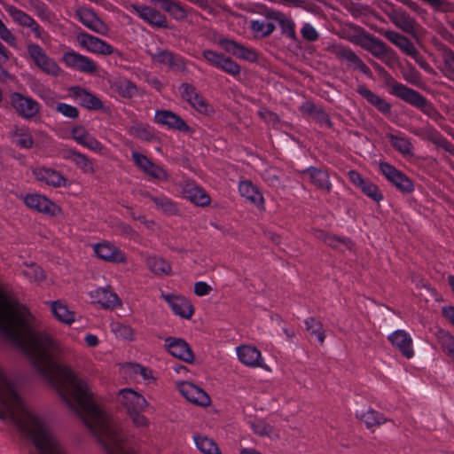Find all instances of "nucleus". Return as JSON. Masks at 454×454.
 I'll use <instances>...</instances> for the list:
<instances>
[{
	"label": "nucleus",
	"mask_w": 454,
	"mask_h": 454,
	"mask_svg": "<svg viewBox=\"0 0 454 454\" xmlns=\"http://www.w3.org/2000/svg\"><path fill=\"white\" fill-rule=\"evenodd\" d=\"M388 85L390 87V93L404 102L420 109L423 113L429 114L434 110L433 106L427 101V99L416 91L403 83H400L392 79Z\"/></svg>",
	"instance_id": "1"
},
{
	"label": "nucleus",
	"mask_w": 454,
	"mask_h": 454,
	"mask_svg": "<svg viewBox=\"0 0 454 454\" xmlns=\"http://www.w3.org/2000/svg\"><path fill=\"white\" fill-rule=\"evenodd\" d=\"M27 51L35 67L43 73L53 77H58L62 73V69L56 60L51 58L40 45L28 43Z\"/></svg>",
	"instance_id": "2"
},
{
	"label": "nucleus",
	"mask_w": 454,
	"mask_h": 454,
	"mask_svg": "<svg viewBox=\"0 0 454 454\" xmlns=\"http://www.w3.org/2000/svg\"><path fill=\"white\" fill-rule=\"evenodd\" d=\"M379 168L387 180L399 192L409 194L414 191L413 181L393 165L387 162H380Z\"/></svg>",
	"instance_id": "3"
},
{
	"label": "nucleus",
	"mask_w": 454,
	"mask_h": 454,
	"mask_svg": "<svg viewBox=\"0 0 454 454\" xmlns=\"http://www.w3.org/2000/svg\"><path fill=\"white\" fill-rule=\"evenodd\" d=\"M10 101L16 113L24 119H32L40 112L39 103L31 97L21 93H12L10 95Z\"/></svg>",
	"instance_id": "4"
},
{
	"label": "nucleus",
	"mask_w": 454,
	"mask_h": 454,
	"mask_svg": "<svg viewBox=\"0 0 454 454\" xmlns=\"http://www.w3.org/2000/svg\"><path fill=\"white\" fill-rule=\"evenodd\" d=\"M328 51L337 59L347 60L354 69L360 71L367 76L372 75L371 69L350 48L340 44H333L328 47Z\"/></svg>",
	"instance_id": "5"
},
{
	"label": "nucleus",
	"mask_w": 454,
	"mask_h": 454,
	"mask_svg": "<svg viewBox=\"0 0 454 454\" xmlns=\"http://www.w3.org/2000/svg\"><path fill=\"white\" fill-rule=\"evenodd\" d=\"M129 8L150 26L160 28L168 27L167 17L157 9L136 4H131Z\"/></svg>",
	"instance_id": "6"
},
{
	"label": "nucleus",
	"mask_w": 454,
	"mask_h": 454,
	"mask_svg": "<svg viewBox=\"0 0 454 454\" xmlns=\"http://www.w3.org/2000/svg\"><path fill=\"white\" fill-rule=\"evenodd\" d=\"M349 181L361 192L370 198L374 202H380L384 196L377 184L372 183L370 179L364 178L360 173L356 170H350L348 173Z\"/></svg>",
	"instance_id": "7"
},
{
	"label": "nucleus",
	"mask_w": 454,
	"mask_h": 454,
	"mask_svg": "<svg viewBox=\"0 0 454 454\" xmlns=\"http://www.w3.org/2000/svg\"><path fill=\"white\" fill-rule=\"evenodd\" d=\"M180 394L190 403L199 406L210 404V397L200 387L188 381H178L176 383Z\"/></svg>",
	"instance_id": "8"
},
{
	"label": "nucleus",
	"mask_w": 454,
	"mask_h": 454,
	"mask_svg": "<svg viewBox=\"0 0 454 454\" xmlns=\"http://www.w3.org/2000/svg\"><path fill=\"white\" fill-rule=\"evenodd\" d=\"M182 98L196 111L203 114H209L213 112L212 106L207 102L204 97L197 89L189 83H183L180 87Z\"/></svg>",
	"instance_id": "9"
},
{
	"label": "nucleus",
	"mask_w": 454,
	"mask_h": 454,
	"mask_svg": "<svg viewBox=\"0 0 454 454\" xmlns=\"http://www.w3.org/2000/svg\"><path fill=\"white\" fill-rule=\"evenodd\" d=\"M95 254L101 260L114 263H126V254L114 243L103 241L93 245Z\"/></svg>",
	"instance_id": "10"
},
{
	"label": "nucleus",
	"mask_w": 454,
	"mask_h": 454,
	"mask_svg": "<svg viewBox=\"0 0 454 454\" xmlns=\"http://www.w3.org/2000/svg\"><path fill=\"white\" fill-rule=\"evenodd\" d=\"M118 401L125 407L128 414L133 411H144L149 405L146 399L132 388H123L120 390Z\"/></svg>",
	"instance_id": "11"
},
{
	"label": "nucleus",
	"mask_w": 454,
	"mask_h": 454,
	"mask_svg": "<svg viewBox=\"0 0 454 454\" xmlns=\"http://www.w3.org/2000/svg\"><path fill=\"white\" fill-rule=\"evenodd\" d=\"M62 61L70 68L85 74H94L98 70L97 64L90 58L83 56L74 51L65 52Z\"/></svg>",
	"instance_id": "12"
},
{
	"label": "nucleus",
	"mask_w": 454,
	"mask_h": 454,
	"mask_svg": "<svg viewBox=\"0 0 454 454\" xmlns=\"http://www.w3.org/2000/svg\"><path fill=\"white\" fill-rule=\"evenodd\" d=\"M182 193L185 199L198 207H205L211 202V198L206 190L191 180L183 183Z\"/></svg>",
	"instance_id": "13"
},
{
	"label": "nucleus",
	"mask_w": 454,
	"mask_h": 454,
	"mask_svg": "<svg viewBox=\"0 0 454 454\" xmlns=\"http://www.w3.org/2000/svg\"><path fill=\"white\" fill-rule=\"evenodd\" d=\"M135 165L150 177L160 181H166L168 178L167 171L160 166L154 164L145 155L133 152L131 154Z\"/></svg>",
	"instance_id": "14"
},
{
	"label": "nucleus",
	"mask_w": 454,
	"mask_h": 454,
	"mask_svg": "<svg viewBox=\"0 0 454 454\" xmlns=\"http://www.w3.org/2000/svg\"><path fill=\"white\" fill-rule=\"evenodd\" d=\"M69 96L78 104L88 109L98 111L104 107L103 102L93 93L80 86H73L68 89Z\"/></svg>",
	"instance_id": "15"
},
{
	"label": "nucleus",
	"mask_w": 454,
	"mask_h": 454,
	"mask_svg": "<svg viewBox=\"0 0 454 454\" xmlns=\"http://www.w3.org/2000/svg\"><path fill=\"white\" fill-rule=\"evenodd\" d=\"M387 15L396 27L406 34L416 35L419 25L416 20L411 17L404 10L401 8H392L387 12Z\"/></svg>",
	"instance_id": "16"
},
{
	"label": "nucleus",
	"mask_w": 454,
	"mask_h": 454,
	"mask_svg": "<svg viewBox=\"0 0 454 454\" xmlns=\"http://www.w3.org/2000/svg\"><path fill=\"white\" fill-rule=\"evenodd\" d=\"M151 57L154 62L167 66L174 72L184 73L186 71V60L179 54L168 50H160L151 53Z\"/></svg>",
	"instance_id": "17"
},
{
	"label": "nucleus",
	"mask_w": 454,
	"mask_h": 454,
	"mask_svg": "<svg viewBox=\"0 0 454 454\" xmlns=\"http://www.w3.org/2000/svg\"><path fill=\"white\" fill-rule=\"evenodd\" d=\"M23 201L27 207L46 215H56L60 211L57 204L38 193L27 194Z\"/></svg>",
	"instance_id": "18"
},
{
	"label": "nucleus",
	"mask_w": 454,
	"mask_h": 454,
	"mask_svg": "<svg viewBox=\"0 0 454 454\" xmlns=\"http://www.w3.org/2000/svg\"><path fill=\"white\" fill-rule=\"evenodd\" d=\"M161 298L168 304L174 314L189 319L194 314L191 301L181 295L161 293Z\"/></svg>",
	"instance_id": "19"
},
{
	"label": "nucleus",
	"mask_w": 454,
	"mask_h": 454,
	"mask_svg": "<svg viewBox=\"0 0 454 454\" xmlns=\"http://www.w3.org/2000/svg\"><path fill=\"white\" fill-rule=\"evenodd\" d=\"M154 121L156 123L166 126L170 129L188 133L191 130L189 125L178 114L169 110H157Z\"/></svg>",
	"instance_id": "20"
},
{
	"label": "nucleus",
	"mask_w": 454,
	"mask_h": 454,
	"mask_svg": "<svg viewBox=\"0 0 454 454\" xmlns=\"http://www.w3.org/2000/svg\"><path fill=\"white\" fill-rule=\"evenodd\" d=\"M35 179L48 186L53 188L66 187L67 180L58 170L47 168L38 167L33 170Z\"/></svg>",
	"instance_id": "21"
},
{
	"label": "nucleus",
	"mask_w": 454,
	"mask_h": 454,
	"mask_svg": "<svg viewBox=\"0 0 454 454\" xmlns=\"http://www.w3.org/2000/svg\"><path fill=\"white\" fill-rule=\"evenodd\" d=\"M218 44L227 52L235 55L237 58L255 62L258 59V53L255 50L247 48L233 40L222 38L218 41Z\"/></svg>",
	"instance_id": "22"
},
{
	"label": "nucleus",
	"mask_w": 454,
	"mask_h": 454,
	"mask_svg": "<svg viewBox=\"0 0 454 454\" xmlns=\"http://www.w3.org/2000/svg\"><path fill=\"white\" fill-rule=\"evenodd\" d=\"M6 12L20 26L29 27L36 38L43 39L44 32L43 28L30 15L13 5L8 6Z\"/></svg>",
	"instance_id": "23"
},
{
	"label": "nucleus",
	"mask_w": 454,
	"mask_h": 454,
	"mask_svg": "<svg viewBox=\"0 0 454 454\" xmlns=\"http://www.w3.org/2000/svg\"><path fill=\"white\" fill-rule=\"evenodd\" d=\"M165 346L173 356L186 363L193 362L194 354L189 344L184 340L169 337L166 339Z\"/></svg>",
	"instance_id": "24"
},
{
	"label": "nucleus",
	"mask_w": 454,
	"mask_h": 454,
	"mask_svg": "<svg viewBox=\"0 0 454 454\" xmlns=\"http://www.w3.org/2000/svg\"><path fill=\"white\" fill-rule=\"evenodd\" d=\"M302 174L307 175L310 183L324 193L328 194L332 192L333 184L330 180V174L326 169L310 167L303 170Z\"/></svg>",
	"instance_id": "25"
},
{
	"label": "nucleus",
	"mask_w": 454,
	"mask_h": 454,
	"mask_svg": "<svg viewBox=\"0 0 454 454\" xmlns=\"http://www.w3.org/2000/svg\"><path fill=\"white\" fill-rule=\"evenodd\" d=\"M72 138L79 145L96 153H101L104 145L82 125H76L71 129Z\"/></svg>",
	"instance_id": "26"
},
{
	"label": "nucleus",
	"mask_w": 454,
	"mask_h": 454,
	"mask_svg": "<svg viewBox=\"0 0 454 454\" xmlns=\"http://www.w3.org/2000/svg\"><path fill=\"white\" fill-rule=\"evenodd\" d=\"M79 39L81 45L90 52L101 55H111L114 52L112 45L92 35L81 34Z\"/></svg>",
	"instance_id": "27"
},
{
	"label": "nucleus",
	"mask_w": 454,
	"mask_h": 454,
	"mask_svg": "<svg viewBox=\"0 0 454 454\" xmlns=\"http://www.w3.org/2000/svg\"><path fill=\"white\" fill-rule=\"evenodd\" d=\"M61 156L65 160H71L85 174H93L95 172L92 160L74 149H63L61 151Z\"/></svg>",
	"instance_id": "28"
},
{
	"label": "nucleus",
	"mask_w": 454,
	"mask_h": 454,
	"mask_svg": "<svg viewBox=\"0 0 454 454\" xmlns=\"http://www.w3.org/2000/svg\"><path fill=\"white\" fill-rule=\"evenodd\" d=\"M237 355L239 360L247 366L253 368L262 366V353L254 346L242 345L238 347Z\"/></svg>",
	"instance_id": "29"
},
{
	"label": "nucleus",
	"mask_w": 454,
	"mask_h": 454,
	"mask_svg": "<svg viewBox=\"0 0 454 454\" xmlns=\"http://www.w3.org/2000/svg\"><path fill=\"white\" fill-rule=\"evenodd\" d=\"M388 340L397 348L403 356L410 359L414 356L412 339L403 330H397L388 336Z\"/></svg>",
	"instance_id": "30"
},
{
	"label": "nucleus",
	"mask_w": 454,
	"mask_h": 454,
	"mask_svg": "<svg viewBox=\"0 0 454 454\" xmlns=\"http://www.w3.org/2000/svg\"><path fill=\"white\" fill-rule=\"evenodd\" d=\"M357 93L366 101L373 106L378 111L383 114H389L391 112V105L383 98L375 94L365 85H359L356 89Z\"/></svg>",
	"instance_id": "31"
},
{
	"label": "nucleus",
	"mask_w": 454,
	"mask_h": 454,
	"mask_svg": "<svg viewBox=\"0 0 454 454\" xmlns=\"http://www.w3.org/2000/svg\"><path fill=\"white\" fill-rule=\"evenodd\" d=\"M93 301L105 309H114L121 305L118 295L106 288H98L90 293Z\"/></svg>",
	"instance_id": "32"
},
{
	"label": "nucleus",
	"mask_w": 454,
	"mask_h": 454,
	"mask_svg": "<svg viewBox=\"0 0 454 454\" xmlns=\"http://www.w3.org/2000/svg\"><path fill=\"white\" fill-rule=\"evenodd\" d=\"M239 191L242 197L257 207H263L264 199L258 188L250 181H241Z\"/></svg>",
	"instance_id": "33"
},
{
	"label": "nucleus",
	"mask_w": 454,
	"mask_h": 454,
	"mask_svg": "<svg viewBox=\"0 0 454 454\" xmlns=\"http://www.w3.org/2000/svg\"><path fill=\"white\" fill-rule=\"evenodd\" d=\"M380 34L390 43L410 56L416 49L414 44L404 35L394 30H381Z\"/></svg>",
	"instance_id": "34"
},
{
	"label": "nucleus",
	"mask_w": 454,
	"mask_h": 454,
	"mask_svg": "<svg viewBox=\"0 0 454 454\" xmlns=\"http://www.w3.org/2000/svg\"><path fill=\"white\" fill-rule=\"evenodd\" d=\"M151 2L176 20H183L187 17L185 9L176 0H151Z\"/></svg>",
	"instance_id": "35"
},
{
	"label": "nucleus",
	"mask_w": 454,
	"mask_h": 454,
	"mask_svg": "<svg viewBox=\"0 0 454 454\" xmlns=\"http://www.w3.org/2000/svg\"><path fill=\"white\" fill-rule=\"evenodd\" d=\"M144 196L149 198L154 204L158 210L168 215H176L178 214L177 205L169 198L165 195L153 196L149 192H145Z\"/></svg>",
	"instance_id": "36"
},
{
	"label": "nucleus",
	"mask_w": 454,
	"mask_h": 454,
	"mask_svg": "<svg viewBox=\"0 0 454 454\" xmlns=\"http://www.w3.org/2000/svg\"><path fill=\"white\" fill-rule=\"evenodd\" d=\"M364 39L365 42L361 46L378 59H382L389 49L384 42L371 34H365Z\"/></svg>",
	"instance_id": "37"
},
{
	"label": "nucleus",
	"mask_w": 454,
	"mask_h": 454,
	"mask_svg": "<svg viewBox=\"0 0 454 454\" xmlns=\"http://www.w3.org/2000/svg\"><path fill=\"white\" fill-rule=\"evenodd\" d=\"M387 137L388 138L391 145L395 150L399 152L403 156H412L413 155V145L411 141V138L408 137L399 133V134H387Z\"/></svg>",
	"instance_id": "38"
},
{
	"label": "nucleus",
	"mask_w": 454,
	"mask_h": 454,
	"mask_svg": "<svg viewBox=\"0 0 454 454\" xmlns=\"http://www.w3.org/2000/svg\"><path fill=\"white\" fill-rule=\"evenodd\" d=\"M424 138L429 140L437 147H441L454 156V145L445 138L435 129L430 127L425 130Z\"/></svg>",
	"instance_id": "39"
},
{
	"label": "nucleus",
	"mask_w": 454,
	"mask_h": 454,
	"mask_svg": "<svg viewBox=\"0 0 454 454\" xmlns=\"http://www.w3.org/2000/svg\"><path fill=\"white\" fill-rule=\"evenodd\" d=\"M424 138L429 140L437 147H441L454 156V145L445 138L435 129L430 127L425 130Z\"/></svg>",
	"instance_id": "40"
},
{
	"label": "nucleus",
	"mask_w": 454,
	"mask_h": 454,
	"mask_svg": "<svg viewBox=\"0 0 454 454\" xmlns=\"http://www.w3.org/2000/svg\"><path fill=\"white\" fill-rule=\"evenodd\" d=\"M145 264L147 268L157 276L170 275L172 272L170 263L165 259L156 255L146 257Z\"/></svg>",
	"instance_id": "41"
},
{
	"label": "nucleus",
	"mask_w": 454,
	"mask_h": 454,
	"mask_svg": "<svg viewBox=\"0 0 454 454\" xmlns=\"http://www.w3.org/2000/svg\"><path fill=\"white\" fill-rule=\"evenodd\" d=\"M193 440L197 449L202 454H222L220 448L213 439L203 434H194Z\"/></svg>",
	"instance_id": "42"
},
{
	"label": "nucleus",
	"mask_w": 454,
	"mask_h": 454,
	"mask_svg": "<svg viewBox=\"0 0 454 454\" xmlns=\"http://www.w3.org/2000/svg\"><path fill=\"white\" fill-rule=\"evenodd\" d=\"M51 308L53 315L59 321L67 325H71L74 321V313L62 301H52Z\"/></svg>",
	"instance_id": "43"
},
{
	"label": "nucleus",
	"mask_w": 454,
	"mask_h": 454,
	"mask_svg": "<svg viewBox=\"0 0 454 454\" xmlns=\"http://www.w3.org/2000/svg\"><path fill=\"white\" fill-rule=\"evenodd\" d=\"M273 20H276L278 23L283 35H286L292 40L297 39L295 23L289 16L278 11L276 18H274Z\"/></svg>",
	"instance_id": "44"
},
{
	"label": "nucleus",
	"mask_w": 454,
	"mask_h": 454,
	"mask_svg": "<svg viewBox=\"0 0 454 454\" xmlns=\"http://www.w3.org/2000/svg\"><path fill=\"white\" fill-rule=\"evenodd\" d=\"M116 92L124 98H131L138 92L137 85L126 78H120L114 83Z\"/></svg>",
	"instance_id": "45"
},
{
	"label": "nucleus",
	"mask_w": 454,
	"mask_h": 454,
	"mask_svg": "<svg viewBox=\"0 0 454 454\" xmlns=\"http://www.w3.org/2000/svg\"><path fill=\"white\" fill-rule=\"evenodd\" d=\"M441 72L447 79L454 82V51L449 47L442 50Z\"/></svg>",
	"instance_id": "46"
},
{
	"label": "nucleus",
	"mask_w": 454,
	"mask_h": 454,
	"mask_svg": "<svg viewBox=\"0 0 454 454\" xmlns=\"http://www.w3.org/2000/svg\"><path fill=\"white\" fill-rule=\"evenodd\" d=\"M436 337L442 351L454 362V337L443 330L438 331Z\"/></svg>",
	"instance_id": "47"
},
{
	"label": "nucleus",
	"mask_w": 454,
	"mask_h": 454,
	"mask_svg": "<svg viewBox=\"0 0 454 454\" xmlns=\"http://www.w3.org/2000/svg\"><path fill=\"white\" fill-rule=\"evenodd\" d=\"M305 329L311 335L317 338L318 342L323 345L325 340V333L323 324L315 317L305 319Z\"/></svg>",
	"instance_id": "48"
},
{
	"label": "nucleus",
	"mask_w": 454,
	"mask_h": 454,
	"mask_svg": "<svg viewBox=\"0 0 454 454\" xmlns=\"http://www.w3.org/2000/svg\"><path fill=\"white\" fill-rule=\"evenodd\" d=\"M360 419L365 424L367 428L380 427L387 422L384 415L375 410L369 409L360 416Z\"/></svg>",
	"instance_id": "49"
},
{
	"label": "nucleus",
	"mask_w": 454,
	"mask_h": 454,
	"mask_svg": "<svg viewBox=\"0 0 454 454\" xmlns=\"http://www.w3.org/2000/svg\"><path fill=\"white\" fill-rule=\"evenodd\" d=\"M80 21L90 29L98 32L102 26L101 20L90 10H81L77 12Z\"/></svg>",
	"instance_id": "50"
},
{
	"label": "nucleus",
	"mask_w": 454,
	"mask_h": 454,
	"mask_svg": "<svg viewBox=\"0 0 454 454\" xmlns=\"http://www.w3.org/2000/svg\"><path fill=\"white\" fill-rule=\"evenodd\" d=\"M13 135L17 137L15 140L16 145L20 148L29 149L33 146L34 140L27 128H16Z\"/></svg>",
	"instance_id": "51"
},
{
	"label": "nucleus",
	"mask_w": 454,
	"mask_h": 454,
	"mask_svg": "<svg viewBox=\"0 0 454 454\" xmlns=\"http://www.w3.org/2000/svg\"><path fill=\"white\" fill-rule=\"evenodd\" d=\"M22 274L24 277L28 278L29 281L35 282L36 284H41L46 278V274L44 270L36 264H30L22 270Z\"/></svg>",
	"instance_id": "52"
},
{
	"label": "nucleus",
	"mask_w": 454,
	"mask_h": 454,
	"mask_svg": "<svg viewBox=\"0 0 454 454\" xmlns=\"http://www.w3.org/2000/svg\"><path fill=\"white\" fill-rule=\"evenodd\" d=\"M250 28L256 36L268 37L275 31L276 27L271 22L265 23L261 20H252Z\"/></svg>",
	"instance_id": "53"
},
{
	"label": "nucleus",
	"mask_w": 454,
	"mask_h": 454,
	"mask_svg": "<svg viewBox=\"0 0 454 454\" xmlns=\"http://www.w3.org/2000/svg\"><path fill=\"white\" fill-rule=\"evenodd\" d=\"M54 109L57 113L69 119H78L80 112L76 106L63 102H57Z\"/></svg>",
	"instance_id": "54"
},
{
	"label": "nucleus",
	"mask_w": 454,
	"mask_h": 454,
	"mask_svg": "<svg viewBox=\"0 0 454 454\" xmlns=\"http://www.w3.org/2000/svg\"><path fill=\"white\" fill-rule=\"evenodd\" d=\"M217 68L232 76L239 75L241 71L240 66L231 58L227 56L224 57L223 63L219 64Z\"/></svg>",
	"instance_id": "55"
},
{
	"label": "nucleus",
	"mask_w": 454,
	"mask_h": 454,
	"mask_svg": "<svg viewBox=\"0 0 454 454\" xmlns=\"http://www.w3.org/2000/svg\"><path fill=\"white\" fill-rule=\"evenodd\" d=\"M111 328L115 335L120 338L129 340L134 339V330L129 325L115 322L111 325Z\"/></svg>",
	"instance_id": "56"
},
{
	"label": "nucleus",
	"mask_w": 454,
	"mask_h": 454,
	"mask_svg": "<svg viewBox=\"0 0 454 454\" xmlns=\"http://www.w3.org/2000/svg\"><path fill=\"white\" fill-rule=\"evenodd\" d=\"M254 434L260 436H270L273 433V427L263 419H257L251 423Z\"/></svg>",
	"instance_id": "57"
},
{
	"label": "nucleus",
	"mask_w": 454,
	"mask_h": 454,
	"mask_svg": "<svg viewBox=\"0 0 454 454\" xmlns=\"http://www.w3.org/2000/svg\"><path fill=\"white\" fill-rule=\"evenodd\" d=\"M129 368H130V372L133 374L140 375L145 380H147V381H154L155 380L153 371L147 367H145L138 364H131L129 365Z\"/></svg>",
	"instance_id": "58"
},
{
	"label": "nucleus",
	"mask_w": 454,
	"mask_h": 454,
	"mask_svg": "<svg viewBox=\"0 0 454 454\" xmlns=\"http://www.w3.org/2000/svg\"><path fill=\"white\" fill-rule=\"evenodd\" d=\"M202 56L210 65L215 67L216 68L219 64L223 63V60L225 57L224 54L212 50L203 51Z\"/></svg>",
	"instance_id": "59"
},
{
	"label": "nucleus",
	"mask_w": 454,
	"mask_h": 454,
	"mask_svg": "<svg viewBox=\"0 0 454 454\" xmlns=\"http://www.w3.org/2000/svg\"><path fill=\"white\" fill-rule=\"evenodd\" d=\"M301 36L308 42H316L319 38V34L316 28L309 23H305L301 29Z\"/></svg>",
	"instance_id": "60"
},
{
	"label": "nucleus",
	"mask_w": 454,
	"mask_h": 454,
	"mask_svg": "<svg viewBox=\"0 0 454 454\" xmlns=\"http://www.w3.org/2000/svg\"><path fill=\"white\" fill-rule=\"evenodd\" d=\"M129 133L145 141H151L154 137V135L142 125L130 128Z\"/></svg>",
	"instance_id": "61"
},
{
	"label": "nucleus",
	"mask_w": 454,
	"mask_h": 454,
	"mask_svg": "<svg viewBox=\"0 0 454 454\" xmlns=\"http://www.w3.org/2000/svg\"><path fill=\"white\" fill-rule=\"evenodd\" d=\"M403 76L406 82L412 85H419L421 83V75L413 67H409L403 73Z\"/></svg>",
	"instance_id": "62"
},
{
	"label": "nucleus",
	"mask_w": 454,
	"mask_h": 454,
	"mask_svg": "<svg viewBox=\"0 0 454 454\" xmlns=\"http://www.w3.org/2000/svg\"><path fill=\"white\" fill-rule=\"evenodd\" d=\"M251 12L264 16L266 19L274 20L278 11L269 8L264 4H257L252 8Z\"/></svg>",
	"instance_id": "63"
},
{
	"label": "nucleus",
	"mask_w": 454,
	"mask_h": 454,
	"mask_svg": "<svg viewBox=\"0 0 454 454\" xmlns=\"http://www.w3.org/2000/svg\"><path fill=\"white\" fill-rule=\"evenodd\" d=\"M141 412L142 411H133L129 413V416L136 427L147 428L150 425L149 419Z\"/></svg>",
	"instance_id": "64"
}]
</instances>
